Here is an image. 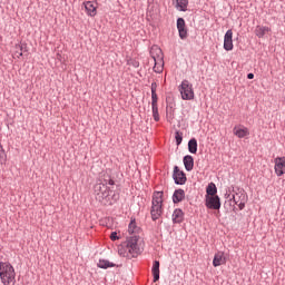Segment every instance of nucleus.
Segmentation results:
<instances>
[{"mask_svg": "<svg viewBox=\"0 0 285 285\" xmlns=\"http://www.w3.org/2000/svg\"><path fill=\"white\" fill-rule=\"evenodd\" d=\"M151 217L154 222L156 219H159L161 217V213H164L163 204H164V193L163 191H156L153 196V203H151Z\"/></svg>", "mask_w": 285, "mask_h": 285, "instance_id": "2", "label": "nucleus"}, {"mask_svg": "<svg viewBox=\"0 0 285 285\" xmlns=\"http://www.w3.org/2000/svg\"><path fill=\"white\" fill-rule=\"evenodd\" d=\"M171 219L174 224H181L184 222V212L181 209H175Z\"/></svg>", "mask_w": 285, "mask_h": 285, "instance_id": "18", "label": "nucleus"}, {"mask_svg": "<svg viewBox=\"0 0 285 285\" xmlns=\"http://www.w3.org/2000/svg\"><path fill=\"white\" fill-rule=\"evenodd\" d=\"M141 228H139V226H137V223L135 220H131L129 226H128V233L129 235H134V237L137 235H139Z\"/></svg>", "mask_w": 285, "mask_h": 285, "instance_id": "20", "label": "nucleus"}, {"mask_svg": "<svg viewBox=\"0 0 285 285\" xmlns=\"http://www.w3.org/2000/svg\"><path fill=\"white\" fill-rule=\"evenodd\" d=\"M82 6L85 7V10L88 14V17H97V2L95 1H85L82 3Z\"/></svg>", "mask_w": 285, "mask_h": 285, "instance_id": "9", "label": "nucleus"}, {"mask_svg": "<svg viewBox=\"0 0 285 285\" xmlns=\"http://www.w3.org/2000/svg\"><path fill=\"white\" fill-rule=\"evenodd\" d=\"M188 150L193 155L197 154V139L193 138L188 141Z\"/></svg>", "mask_w": 285, "mask_h": 285, "instance_id": "26", "label": "nucleus"}, {"mask_svg": "<svg viewBox=\"0 0 285 285\" xmlns=\"http://www.w3.org/2000/svg\"><path fill=\"white\" fill-rule=\"evenodd\" d=\"M139 242V237L131 236L125 242V244L129 247V252H131L136 257L139 255V245L137 244Z\"/></svg>", "mask_w": 285, "mask_h": 285, "instance_id": "5", "label": "nucleus"}, {"mask_svg": "<svg viewBox=\"0 0 285 285\" xmlns=\"http://www.w3.org/2000/svg\"><path fill=\"white\" fill-rule=\"evenodd\" d=\"M153 117L156 121H159V108L158 106H151Z\"/></svg>", "mask_w": 285, "mask_h": 285, "instance_id": "28", "label": "nucleus"}, {"mask_svg": "<svg viewBox=\"0 0 285 285\" xmlns=\"http://www.w3.org/2000/svg\"><path fill=\"white\" fill-rule=\"evenodd\" d=\"M178 90L184 101H193V99H195V90L193 89V83H190L188 80H183L178 87Z\"/></svg>", "mask_w": 285, "mask_h": 285, "instance_id": "3", "label": "nucleus"}, {"mask_svg": "<svg viewBox=\"0 0 285 285\" xmlns=\"http://www.w3.org/2000/svg\"><path fill=\"white\" fill-rule=\"evenodd\" d=\"M16 52H14V56L18 57H23V52H21L23 50V47L21 45H16Z\"/></svg>", "mask_w": 285, "mask_h": 285, "instance_id": "30", "label": "nucleus"}, {"mask_svg": "<svg viewBox=\"0 0 285 285\" xmlns=\"http://www.w3.org/2000/svg\"><path fill=\"white\" fill-rule=\"evenodd\" d=\"M174 179L176 184H186V174H184V171H181L177 166L174 168Z\"/></svg>", "mask_w": 285, "mask_h": 285, "instance_id": "13", "label": "nucleus"}, {"mask_svg": "<svg viewBox=\"0 0 285 285\" xmlns=\"http://www.w3.org/2000/svg\"><path fill=\"white\" fill-rule=\"evenodd\" d=\"M272 30L269 27L257 26L255 29V35L258 39H264L265 35H271Z\"/></svg>", "mask_w": 285, "mask_h": 285, "instance_id": "16", "label": "nucleus"}, {"mask_svg": "<svg viewBox=\"0 0 285 285\" xmlns=\"http://www.w3.org/2000/svg\"><path fill=\"white\" fill-rule=\"evenodd\" d=\"M176 8L180 12H186L188 10V0H176Z\"/></svg>", "mask_w": 285, "mask_h": 285, "instance_id": "23", "label": "nucleus"}, {"mask_svg": "<svg viewBox=\"0 0 285 285\" xmlns=\"http://www.w3.org/2000/svg\"><path fill=\"white\" fill-rule=\"evenodd\" d=\"M17 278V273L14 272V267L10 263H0V279L1 284L10 285L14 284Z\"/></svg>", "mask_w": 285, "mask_h": 285, "instance_id": "1", "label": "nucleus"}, {"mask_svg": "<svg viewBox=\"0 0 285 285\" xmlns=\"http://www.w3.org/2000/svg\"><path fill=\"white\" fill-rule=\"evenodd\" d=\"M154 282H159V261H155L151 267Z\"/></svg>", "mask_w": 285, "mask_h": 285, "instance_id": "22", "label": "nucleus"}, {"mask_svg": "<svg viewBox=\"0 0 285 285\" xmlns=\"http://www.w3.org/2000/svg\"><path fill=\"white\" fill-rule=\"evenodd\" d=\"M224 264H226V256L224 255V252L216 253L213 259V266L217 268V266H222Z\"/></svg>", "mask_w": 285, "mask_h": 285, "instance_id": "15", "label": "nucleus"}, {"mask_svg": "<svg viewBox=\"0 0 285 285\" xmlns=\"http://www.w3.org/2000/svg\"><path fill=\"white\" fill-rule=\"evenodd\" d=\"M274 170L277 177H282L285 174V157H277L274 159Z\"/></svg>", "mask_w": 285, "mask_h": 285, "instance_id": "8", "label": "nucleus"}, {"mask_svg": "<svg viewBox=\"0 0 285 285\" xmlns=\"http://www.w3.org/2000/svg\"><path fill=\"white\" fill-rule=\"evenodd\" d=\"M234 135L238 137V139H244V137H248V135H250V131H248V128L246 127H235Z\"/></svg>", "mask_w": 285, "mask_h": 285, "instance_id": "17", "label": "nucleus"}, {"mask_svg": "<svg viewBox=\"0 0 285 285\" xmlns=\"http://www.w3.org/2000/svg\"><path fill=\"white\" fill-rule=\"evenodd\" d=\"M0 164H6V151L3 147L0 145Z\"/></svg>", "mask_w": 285, "mask_h": 285, "instance_id": "31", "label": "nucleus"}, {"mask_svg": "<svg viewBox=\"0 0 285 285\" xmlns=\"http://www.w3.org/2000/svg\"><path fill=\"white\" fill-rule=\"evenodd\" d=\"M183 161H184V166H185L186 170H188V171L193 170V168L195 166V159H193V156H190V155L185 156Z\"/></svg>", "mask_w": 285, "mask_h": 285, "instance_id": "19", "label": "nucleus"}, {"mask_svg": "<svg viewBox=\"0 0 285 285\" xmlns=\"http://www.w3.org/2000/svg\"><path fill=\"white\" fill-rule=\"evenodd\" d=\"M94 193L98 202H104V199H108L110 195V190H108V186L101 183L95 185Z\"/></svg>", "mask_w": 285, "mask_h": 285, "instance_id": "4", "label": "nucleus"}, {"mask_svg": "<svg viewBox=\"0 0 285 285\" xmlns=\"http://www.w3.org/2000/svg\"><path fill=\"white\" fill-rule=\"evenodd\" d=\"M247 79H255V75L254 73H248Z\"/></svg>", "mask_w": 285, "mask_h": 285, "instance_id": "34", "label": "nucleus"}, {"mask_svg": "<svg viewBox=\"0 0 285 285\" xmlns=\"http://www.w3.org/2000/svg\"><path fill=\"white\" fill-rule=\"evenodd\" d=\"M205 206L213 210H219L222 208V203L219 202V196H206Z\"/></svg>", "mask_w": 285, "mask_h": 285, "instance_id": "7", "label": "nucleus"}, {"mask_svg": "<svg viewBox=\"0 0 285 285\" xmlns=\"http://www.w3.org/2000/svg\"><path fill=\"white\" fill-rule=\"evenodd\" d=\"M147 17L151 19V21L159 19V6L150 4L147 10Z\"/></svg>", "mask_w": 285, "mask_h": 285, "instance_id": "12", "label": "nucleus"}, {"mask_svg": "<svg viewBox=\"0 0 285 285\" xmlns=\"http://www.w3.org/2000/svg\"><path fill=\"white\" fill-rule=\"evenodd\" d=\"M112 267H115V264L110 263V261L100 259L98 262V268H112Z\"/></svg>", "mask_w": 285, "mask_h": 285, "instance_id": "27", "label": "nucleus"}, {"mask_svg": "<svg viewBox=\"0 0 285 285\" xmlns=\"http://www.w3.org/2000/svg\"><path fill=\"white\" fill-rule=\"evenodd\" d=\"M224 49L227 51L233 50V30H227L224 37Z\"/></svg>", "mask_w": 285, "mask_h": 285, "instance_id": "14", "label": "nucleus"}, {"mask_svg": "<svg viewBox=\"0 0 285 285\" xmlns=\"http://www.w3.org/2000/svg\"><path fill=\"white\" fill-rule=\"evenodd\" d=\"M110 239H111V242H117V239H119V236H117V232H112L110 234Z\"/></svg>", "mask_w": 285, "mask_h": 285, "instance_id": "32", "label": "nucleus"}, {"mask_svg": "<svg viewBox=\"0 0 285 285\" xmlns=\"http://www.w3.org/2000/svg\"><path fill=\"white\" fill-rule=\"evenodd\" d=\"M118 255L120 257H127V259H132V257H137L132 252H130V247L126 245V243H122L118 247Z\"/></svg>", "mask_w": 285, "mask_h": 285, "instance_id": "10", "label": "nucleus"}, {"mask_svg": "<svg viewBox=\"0 0 285 285\" xmlns=\"http://www.w3.org/2000/svg\"><path fill=\"white\" fill-rule=\"evenodd\" d=\"M234 203L238 206L239 210L246 208V202H248V195L246 193H238L233 196Z\"/></svg>", "mask_w": 285, "mask_h": 285, "instance_id": "6", "label": "nucleus"}, {"mask_svg": "<svg viewBox=\"0 0 285 285\" xmlns=\"http://www.w3.org/2000/svg\"><path fill=\"white\" fill-rule=\"evenodd\" d=\"M156 50H158V52H161V49H159V48H156Z\"/></svg>", "mask_w": 285, "mask_h": 285, "instance_id": "36", "label": "nucleus"}, {"mask_svg": "<svg viewBox=\"0 0 285 285\" xmlns=\"http://www.w3.org/2000/svg\"><path fill=\"white\" fill-rule=\"evenodd\" d=\"M161 70H164L163 66L157 67V65L154 66V71L155 72H161Z\"/></svg>", "mask_w": 285, "mask_h": 285, "instance_id": "33", "label": "nucleus"}, {"mask_svg": "<svg viewBox=\"0 0 285 285\" xmlns=\"http://www.w3.org/2000/svg\"><path fill=\"white\" fill-rule=\"evenodd\" d=\"M108 184H109V186H115V180L109 179V180H108Z\"/></svg>", "mask_w": 285, "mask_h": 285, "instance_id": "35", "label": "nucleus"}, {"mask_svg": "<svg viewBox=\"0 0 285 285\" xmlns=\"http://www.w3.org/2000/svg\"><path fill=\"white\" fill-rule=\"evenodd\" d=\"M157 82L151 83V106H157Z\"/></svg>", "mask_w": 285, "mask_h": 285, "instance_id": "24", "label": "nucleus"}, {"mask_svg": "<svg viewBox=\"0 0 285 285\" xmlns=\"http://www.w3.org/2000/svg\"><path fill=\"white\" fill-rule=\"evenodd\" d=\"M185 197H186V194L184 193V190L183 189H177L174 193L173 202H174V204H179V202H184Z\"/></svg>", "mask_w": 285, "mask_h": 285, "instance_id": "21", "label": "nucleus"}, {"mask_svg": "<svg viewBox=\"0 0 285 285\" xmlns=\"http://www.w3.org/2000/svg\"><path fill=\"white\" fill-rule=\"evenodd\" d=\"M207 197H217V186L214 183L207 186Z\"/></svg>", "mask_w": 285, "mask_h": 285, "instance_id": "25", "label": "nucleus"}, {"mask_svg": "<svg viewBox=\"0 0 285 285\" xmlns=\"http://www.w3.org/2000/svg\"><path fill=\"white\" fill-rule=\"evenodd\" d=\"M175 139H176L177 146H179V144H181V141H184V135L179 131H176L175 132Z\"/></svg>", "mask_w": 285, "mask_h": 285, "instance_id": "29", "label": "nucleus"}, {"mask_svg": "<svg viewBox=\"0 0 285 285\" xmlns=\"http://www.w3.org/2000/svg\"><path fill=\"white\" fill-rule=\"evenodd\" d=\"M177 30L179 32L180 39H186L188 37V30L186 29V20H184V18L177 19Z\"/></svg>", "mask_w": 285, "mask_h": 285, "instance_id": "11", "label": "nucleus"}]
</instances>
